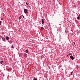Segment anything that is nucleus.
<instances>
[{"instance_id": "f257e3e1", "label": "nucleus", "mask_w": 80, "mask_h": 80, "mask_svg": "<svg viewBox=\"0 0 80 80\" xmlns=\"http://www.w3.org/2000/svg\"><path fill=\"white\" fill-rule=\"evenodd\" d=\"M24 12L25 13H28V10L26 9H24Z\"/></svg>"}, {"instance_id": "f03ea898", "label": "nucleus", "mask_w": 80, "mask_h": 80, "mask_svg": "<svg viewBox=\"0 0 80 80\" xmlns=\"http://www.w3.org/2000/svg\"><path fill=\"white\" fill-rule=\"evenodd\" d=\"M70 58L71 59V60H74V58L72 56H71L70 57Z\"/></svg>"}, {"instance_id": "7ed1b4c3", "label": "nucleus", "mask_w": 80, "mask_h": 80, "mask_svg": "<svg viewBox=\"0 0 80 80\" xmlns=\"http://www.w3.org/2000/svg\"><path fill=\"white\" fill-rule=\"evenodd\" d=\"M2 38L3 41H4V42H5V40H6L5 38L2 37Z\"/></svg>"}, {"instance_id": "20e7f679", "label": "nucleus", "mask_w": 80, "mask_h": 80, "mask_svg": "<svg viewBox=\"0 0 80 80\" xmlns=\"http://www.w3.org/2000/svg\"><path fill=\"white\" fill-rule=\"evenodd\" d=\"M6 40H8L9 39V37H8V36H6Z\"/></svg>"}, {"instance_id": "39448f33", "label": "nucleus", "mask_w": 80, "mask_h": 80, "mask_svg": "<svg viewBox=\"0 0 80 80\" xmlns=\"http://www.w3.org/2000/svg\"><path fill=\"white\" fill-rule=\"evenodd\" d=\"M24 57H27V54L26 53H24Z\"/></svg>"}, {"instance_id": "423d86ee", "label": "nucleus", "mask_w": 80, "mask_h": 80, "mask_svg": "<svg viewBox=\"0 0 80 80\" xmlns=\"http://www.w3.org/2000/svg\"><path fill=\"white\" fill-rule=\"evenodd\" d=\"M42 24H43L44 23V20H43V19H42Z\"/></svg>"}, {"instance_id": "0eeeda50", "label": "nucleus", "mask_w": 80, "mask_h": 80, "mask_svg": "<svg viewBox=\"0 0 80 80\" xmlns=\"http://www.w3.org/2000/svg\"><path fill=\"white\" fill-rule=\"evenodd\" d=\"M41 29H42V30L44 29V28H43V27H41Z\"/></svg>"}, {"instance_id": "6e6552de", "label": "nucleus", "mask_w": 80, "mask_h": 80, "mask_svg": "<svg viewBox=\"0 0 80 80\" xmlns=\"http://www.w3.org/2000/svg\"><path fill=\"white\" fill-rule=\"evenodd\" d=\"M26 53H28V50H27L26 51Z\"/></svg>"}, {"instance_id": "1a4fd4ad", "label": "nucleus", "mask_w": 80, "mask_h": 80, "mask_svg": "<svg viewBox=\"0 0 80 80\" xmlns=\"http://www.w3.org/2000/svg\"><path fill=\"white\" fill-rule=\"evenodd\" d=\"M19 55H21V56H22V55H23V54H22V53H20L19 54Z\"/></svg>"}, {"instance_id": "9d476101", "label": "nucleus", "mask_w": 80, "mask_h": 80, "mask_svg": "<svg viewBox=\"0 0 80 80\" xmlns=\"http://www.w3.org/2000/svg\"><path fill=\"white\" fill-rule=\"evenodd\" d=\"M76 68H77V69H78V66H76Z\"/></svg>"}, {"instance_id": "9b49d317", "label": "nucleus", "mask_w": 80, "mask_h": 80, "mask_svg": "<svg viewBox=\"0 0 80 80\" xmlns=\"http://www.w3.org/2000/svg\"><path fill=\"white\" fill-rule=\"evenodd\" d=\"M21 18H22V17L20 16L19 18V20H20V19H21Z\"/></svg>"}, {"instance_id": "f8f14e48", "label": "nucleus", "mask_w": 80, "mask_h": 80, "mask_svg": "<svg viewBox=\"0 0 80 80\" xmlns=\"http://www.w3.org/2000/svg\"><path fill=\"white\" fill-rule=\"evenodd\" d=\"M77 19H78V20H79V19H80V17L79 16L78 17Z\"/></svg>"}, {"instance_id": "ddd939ff", "label": "nucleus", "mask_w": 80, "mask_h": 80, "mask_svg": "<svg viewBox=\"0 0 80 80\" xmlns=\"http://www.w3.org/2000/svg\"><path fill=\"white\" fill-rule=\"evenodd\" d=\"M1 24H2V21H0V25H1Z\"/></svg>"}, {"instance_id": "4468645a", "label": "nucleus", "mask_w": 80, "mask_h": 80, "mask_svg": "<svg viewBox=\"0 0 80 80\" xmlns=\"http://www.w3.org/2000/svg\"><path fill=\"white\" fill-rule=\"evenodd\" d=\"M12 48H14V47H13V46L12 45Z\"/></svg>"}, {"instance_id": "2eb2a0df", "label": "nucleus", "mask_w": 80, "mask_h": 80, "mask_svg": "<svg viewBox=\"0 0 80 80\" xmlns=\"http://www.w3.org/2000/svg\"><path fill=\"white\" fill-rule=\"evenodd\" d=\"M33 80H37V78H34L33 79Z\"/></svg>"}, {"instance_id": "dca6fc26", "label": "nucleus", "mask_w": 80, "mask_h": 80, "mask_svg": "<svg viewBox=\"0 0 80 80\" xmlns=\"http://www.w3.org/2000/svg\"><path fill=\"white\" fill-rule=\"evenodd\" d=\"M0 62V63H3V61H2Z\"/></svg>"}, {"instance_id": "f3484780", "label": "nucleus", "mask_w": 80, "mask_h": 80, "mask_svg": "<svg viewBox=\"0 0 80 80\" xmlns=\"http://www.w3.org/2000/svg\"><path fill=\"white\" fill-rule=\"evenodd\" d=\"M9 43H10V44H11V43H12V42H9Z\"/></svg>"}, {"instance_id": "a211bd4d", "label": "nucleus", "mask_w": 80, "mask_h": 80, "mask_svg": "<svg viewBox=\"0 0 80 80\" xmlns=\"http://www.w3.org/2000/svg\"><path fill=\"white\" fill-rule=\"evenodd\" d=\"M26 5H28V3L27 2H26Z\"/></svg>"}, {"instance_id": "6ab92c4d", "label": "nucleus", "mask_w": 80, "mask_h": 80, "mask_svg": "<svg viewBox=\"0 0 80 80\" xmlns=\"http://www.w3.org/2000/svg\"><path fill=\"white\" fill-rule=\"evenodd\" d=\"M22 17L23 18H25V17H24V16H23V15H22Z\"/></svg>"}, {"instance_id": "aec40b11", "label": "nucleus", "mask_w": 80, "mask_h": 80, "mask_svg": "<svg viewBox=\"0 0 80 80\" xmlns=\"http://www.w3.org/2000/svg\"><path fill=\"white\" fill-rule=\"evenodd\" d=\"M10 69H8V71H10Z\"/></svg>"}, {"instance_id": "412c9836", "label": "nucleus", "mask_w": 80, "mask_h": 80, "mask_svg": "<svg viewBox=\"0 0 80 80\" xmlns=\"http://www.w3.org/2000/svg\"><path fill=\"white\" fill-rule=\"evenodd\" d=\"M65 32L66 33H67V31H66V30H65Z\"/></svg>"}, {"instance_id": "4be33fe9", "label": "nucleus", "mask_w": 80, "mask_h": 80, "mask_svg": "<svg viewBox=\"0 0 80 80\" xmlns=\"http://www.w3.org/2000/svg\"><path fill=\"white\" fill-rule=\"evenodd\" d=\"M71 75H72V72H71Z\"/></svg>"}, {"instance_id": "5701e85b", "label": "nucleus", "mask_w": 80, "mask_h": 80, "mask_svg": "<svg viewBox=\"0 0 80 80\" xmlns=\"http://www.w3.org/2000/svg\"><path fill=\"white\" fill-rule=\"evenodd\" d=\"M1 20H3V18H1Z\"/></svg>"}, {"instance_id": "b1692460", "label": "nucleus", "mask_w": 80, "mask_h": 80, "mask_svg": "<svg viewBox=\"0 0 80 80\" xmlns=\"http://www.w3.org/2000/svg\"><path fill=\"white\" fill-rule=\"evenodd\" d=\"M74 44H75V42L74 43Z\"/></svg>"}, {"instance_id": "393cba45", "label": "nucleus", "mask_w": 80, "mask_h": 80, "mask_svg": "<svg viewBox=\"0 0 80 80\" xmlns=\"http://www.w3.org/2000/svg\"><path fill=\"white\" fill-rule=\"evenodd\" d=\"M68 55H67V56H68Z\"/></svg>"}, {"instance_id": "a878e982", "label": "nucleus", "mask_w": 80, "mask_h": 80, "mask_svg": "<svg viewBox=\"0 0 80 80\" xmlns=\"http://www.w3.org/2000/svg\"><path fill=\"white\" fill-rule=\"evenodd\" d=\"M69 55H69H70V54H69V55Z\"/></svg>"}, {"instance_id": "bb28decb", "label": "nucleus", "mask_w": 80, "mask_h": 80, "mask_svg": "<svg viewBox=\"0 0 80 80\" xmlns=\"http://www.w3.org/2000/svg\"><path fill=\"white\" fill-rule=\"evenodd\" d=\"M79 16H80V14H79Z\"/></svg>"}, {"instance_id": "cd10ccee", "label": "nucleus", "mask_w": 80, "mask_h": 80, "mask_svg": "<svg viewBox=\"0 0 80 80\" xmlns=\"http://www.w3.org/2000/svg\"><path fill=\"white\" fill-rule=\"evenodd\" d=\"M28 54H29V53H28Z\"/></svg>"}]
</instances>
